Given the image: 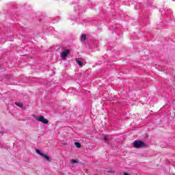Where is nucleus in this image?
<instances>
[{
  "mask_svg": "<svg viewBox=\"0 0 175 175\" xmlns=\"http://www.w3.org/2000/svg\"><path fill=\"white\" fill-rule=\"evenodd\" d=\"M133 147H134V148H147L148 145L143 141L135 140L133 143Z\"/></svg>",
  "mask_w": 175,
  "mask_h": 175,
  "instance_id": "f257e3e1",
  "label": "nucleus"
},
{
  "mask_svg": "<svg viewBox=\"0 0 175 175\" xmlns=\"http://www.w3.org/2000/svg\"><path fill=\"white\" fill-rule=\"evenodd\" d=\"M36 120L39 121V122H42V124H49V120L44 118V116H43L36 117Z\"/></svg>",
  "mask_w": 175,
  "mask_h": 175,
  "instance_id": "f03ea898",
  "label": "nucleus"
},
{
  "mask_svg": "<svg viewBox=\"0 0 175 175\" xmlns=\"http://www.w3.org/2000/svg\"><path fill=\"white\" fill-rule=\"evenodd\" d=\"M69 53H70V51L69 49H64L62 53H61V57L63 59H65L68 55H69Z\"/></svg>",
  "mask_w": 175,
  "mask_h": 175,
  "instance_id": "7ed1b4c3",
  "label": "nucleus"
},
{
  "mask_svg": "<svg viewBox=\"0 0 175 175\" xmlns=\"http://www.w3.org/2000/svg\"><path fill=\"white\" fill-rule=\"evenodd\" d=\"M160 12L161 14H170V13H172V10L165 8L163 10H160Z\"/></svg>",
  "mask_w": 175,
  "mask_h": 175,
  "instance_id": "20e7f679",
  "label": "nucleus"
},
{
  "mask_svg": "<svg viewBox=\"0 0 175 175\" xmlns=\"http://www.w3.org/2000/svg\"><path fill=\"white\" fill-rule=\"evenodd\" d=\"M75 10H78L79 13H83V8H81V6L77 5L76 7H75Z\"/></svg>",
  "mask_w": 175,
  "mask_h": 175,
  "instance_id": "39448f33",
  "label": "nucleus"
},
{
  "mask_svg": "<svg viewBox=\"0 0 175 175\" xmlns=\"http://www.w3.org/2000/svg\"><path fill=\"white\" fill-rule=\"evenodd\" d=\"M42 157L44 158V159H46V161H48V162H51V159L46 154H43Z\"/></svg>",
  "mask_w": 175,
  "mask_h": 175,
  "instance_id": "423d86ee",
  "label": "nucleus"
},
{
  "mask_svg": "<svg viewBox=\"0 0 175 175\" xmlns=\"http://www.w3.org/2000/svg\"><path fill=\"white\" fill-rule=\"evenodd\" d=\"M86 39H87V36L85 34H82L81 37V42H85Z\"/></svg>",
  "mask_w": 175,
  "mask_h": 175,
  "instance_id": "0eeeda50",
  "label": "nucleus"
},
{
  "mask_svg": "<svg viewBox=\"0 0 175 175\" xmlns=\"http://www.w3.org/2000/svg\"><path fill=\"white\" fill-rule=\"evenodd\" d=\"M16 106H18V107H23L24 104L23 103L20 102H16L15 103Z\"/></svg>",
  "mask_w": 175,
  "mask_h": 175,
  "instance_id": "6e6552de",
  "label": "nucleus"
},
{
  "mask_svg": "<svg viewBox=\"0 0 175 175\" xmlns=\"http://www.w3.org/2000/svg\"><path fill=\"white\" fill-rule=\"evenodd\" d=\"M103 140H104V142H109V137L107 135H103Z\"/></svg>",
  "mask_w": 175,
  "mask_h": 175,
  "instance_id": "1a4fd4ad",
  "label": "nucleus"
},
{
  "mask_svg": "<svg viewBox=\"0 0 175 175\" xmlns=\"http://www.w3.org/2000/svg\"><path fill=\"white\" fill-rule=\"evenodd\" d=\"M76 62H77V64H78L79 65V66H83V62H81L79 59H76Z\"/></svg>",
  "mask_w": 175,
  "mask_h": 175,
  "instance_id": "9d476101",
  "label": "nucleus"
},
{
  "mask_svg": "<svg viewBox=\"0 0 175 175\" xmlns=\"http://www.w3.org/2000/svg\"><path fill=\"white\" fill-rule=\"evenodd\" d=\"M75 146H76L77 148H81V143H79V142H75Z\"/></svg>",
  "mask_w": 175,
  "mask_h": 175,
  "instance_id": "9b49d317",
  "label": "nucleus"
},
{
  "mask_svg": "<svg viewBox=\"0 0 175 175\" xmlns=\"http://www.w3.org/2000/svg\"><path fill=\"white\" fill-rule=\"evenodd\" d=\"M36 154H38V155H41V157H42V155H43V153L38 149H36Z\"/></svg>",
  "mask_w": 175,
  "mask_h": 175,
  "instance_id": "f8f14e48",
  "label": "nucleus"
},
{
  "mask_svg": "<svg viewBox=\"0 0 175 175\" xmlns=\"http://www.w3.org/2000/svg\"><path fill=\"white\" fill-rule=\"evenodd\" d=\"M70 162H71V163H79V161H77V160H73V159L70 160Z\"/></svg>",
  "mask_w": 175,
  "mask_h": 175,
  "instance_id": "ddd939ff",
  "label": "nucleus"
},
{
  "mask_svg": "<svg viewBox=\"0 0 175 175\" xmlns=\"http://www.w3.org/2000/svg\"><path fill=\"white\" fill-rule=\"evenodd\" d=\"M107 173L114 174V173H116V171H114L113 170H109L107 171Z\"/></svg>",
  "mask_w": 175,
  "mask_h": 175,
  "instance_id": "4468645a",
  "label": "nucleus"
},
{
  "mask_svg": "<svg viewBox=\"0 0 175 175\" xmlns=\"http://www.w3.org/2000/svg\"><path fill=\"white\" fill-rule=\"evenodd\" d=\"M140 8V3H138L135 5V9H139Z\"/></svg>",
  "mask_w": 175,
  "mask_h": 175,
  "instance_id": "2eb2a0df",
  "label": "nucleus"
},
{
  "mask_svg": "<svg viewBox=\"0 0 175 175\" xmlns=\"http://www.w3.org/2000/svg\"><path fill=\"white\" fill-rule=\"evenodd\" d=\"M124 175H129V174L126 173V172H124Z\"/></svg>",
  "mask_w": 175,
  "mask_h": 175,
  "instance_id": "dca6fc26",
  "label": "nucleus"
},
{
  "mask_svg": "<svg viewBox=\"0 0 175 175\" xmlns=\"http://www.w3.org/2000/svg\"><path fill=\"white\" fill-rule=\"evenodd\" d=\"M174 2H175V0H172Z\"/></svg>",
  "mask_w": 175,
  "mask_h": 175,
  "instance_id": "f3484780",
  "label": "nucleus"
}]
</instances>
